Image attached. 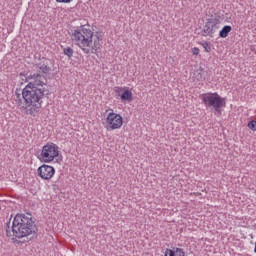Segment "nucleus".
<instances>
[{"mask_svg":"<svg viewBox=\"0 0 256 256\" xmlns=\"http://www.w3.org/2000/svg\"><path fill=\"white\" fill-rule=\"evenodd\" d=\"M191 53H192V55H194V57H197V55H199V53H201V50L198 47H193L191 49Z\"/></svg>","mask_w":256,"mask_h":256,"instance_id":"obj_16","label":"nucleus"},{"mask_svg":"<svg viewBox=\"0 0 256 256\" xmlns=\"http://www.w3.org/2000/svg\"><path fill=\"white\" fill-rule=\"evenodd\" d=\"M219 25H221V22L219 21V19L216 18H212L209 19L203 28V33L204 35H206L207 37H213V35H215L217 33V31H219Z\"/></svg>","mask_w":256,"mask_h":256,"instance_id":"obj_9","label":"nucleus"},{"mask_svg":"<svg viewBox=\"0 0 256 256\" xmlns=\"http://www.w3.org/2000/svg\"><path fill=\"white\" fill-rule=\"evenodd\" d=\"M196 73H198V79H203V74H201V72L196 71Z\"/></svg>","mask_w":256,"mask_h":256,"instance_id":"obj_18","label":"nucleus"},{"mask_svg":"<svg viewBox=\"0 0 256 256\" xmlns=\"http://www.w3.org/2000/svg\"><path fill=\"white\" fill-rule=\"evenodd\" d=\"M70 37L74 45L79 47L85 55H97L103 47V34L94 33L85 25L74 29Z\"/></svg>","mask_w":256,"mask_h":256,"instance_id":"obj_2","label":"nucleus"},{"mask_svg":"<svg viewBox=\"0 0 256 256\" xmlns=\"http://www.w3.org/2000/svg\"><path fill=\"white\" fill-rule=\"evenodd\" d=\"M57 3H71L73 0H56Z\"/></svg>","mask_w":256,"mask_h":256,"instance_id":"obj_17","label":"nucleus"},{"mask_svg":"<svg viewBox=\"0 0 256 256\" xmlns=\"http://www.w3.org/2000/svg\"><path fill=\"white\" fill-rule=\"evenodd\" d=\"M37 174L40 179H43V181H50V179H53L55 176V167L49 164H42L38 167Z\"/></svg>","mask_w":256,"mask_h":256,"instance_id":"obj_8","label":"nucleus"},{"mask_svg":"<svg viewBox=\"0 0 256 256\" xmlns=\"http://www.w3.org/2000/svg\"><path fill=\"white\" fill-rule=\"evenodd\" d=\"M34 69L36 71H39V73H51V68L49 66H47L46 63H39L34 65Z\"/></svg>","mask_w":256,"mask_h":256,"instance_id":"obj_11","label":"nucleus"},{"mask_svg":"<svg viewBox=\"0 0 256 256\" xmlns=\"http://www.w3.org/2000/svg\"><path fill=\"white\" fill-rule=\"evenodd\" d=\"M63 53H64V55H66V57H68L69 59H71V57H73L74 51H73V48H71V47H66V48H64Z\"/></svg>","mask_w":256,"mask_h":256,"instance_id":"obj_14","label":"nucleus"},{"mask_svg":"<svg viewBox=\"0 0 256 256\" xmlns=\"http://www.w3.org/2000/svg\"><path fill=\"white\" fill-rule=\"evenodd\" d=\"M231 31H233V27L226 25L220 30L219 37H221L222 39H226V37H229V33Z\"/></svg>","mask_w":256,"mask_h":256,"instance_id":"obj_12","label":"nucleus"},{"mask_svg":"<svg viewBox=\"0 0 256 256\" xmlns=\"http://www.w3.org/2000/svg\"><path fill=\"white\" fill-rule=\"evenodd\" d=\"M28 79H32L33 81L29 82L22 89V98L25 104L19 94H17L15 102L20 111H24L26 115L35 117L41 111L43 98L45 97V93H47V88H45L47 81L41 74L37 73L31 74L28 76Z\"/></svg>","mask_w":256,"mask_h":256,"instance_id":"obj_1","label":"nucleus"},{"mask_svg":"<svg viewBox=\"0 0 256 256\" xmlns=\"http://www.w3.org/2000/svg\"><path fill=\"white\" fill-rule=\"evenodd\" d=\"M248 129H251V131H256V121L255 120H251L248 123Z\"/></svg>","mask_w":256,"mask_h":256,"instance_id":"obj_15","label":"nucleus"},{"mask_svg":"<svg viewBox=\"0 0 256 256\" xmlns=\"http://www.w3.org/2000/svg\"><path fill=\"white\" fill-rule=\"evenodd\" d=\"M37 233V226L33 219L27 217L25 214H18L12 221V227H7L6 236L15 242L18 239H25L29 235Z\"/></svg>","mask_w":256,"mask_h":256,"instance_id":"obj_3","label":"nucleus"},{"mask_svg":"<svg viewBox=\"0 0 256 256\" xmlns=\"http://www.w3.org/2000/svg\"><path fill=\"white\" fill-rule=\"evenodd\" d=\"M199 45L203 47L205 53H211V42H200Z\"/></svg>","mask_w":256,"mask_h":256,"instance_id":"obj_13","label":"nucleus"},{"mask_svg":"<svg viewBox=\"0 0 256 256\" xmlns=\"http://www.w3.org/2000/svg\"><path fill=\"white\" fill-rule=\"evenodd\" d=\"M114 93L122 103H131L133 101V91L127 86L115 87Z\"/></svg>","mask_w":256,"mask_h":256,"instance_id":"obj_7","label":"nucleus"},{"mask_svg":"<svg viewBox=\"0 0 256 256\" xmlns=\"http://www.w3.org/2000/svg\"><path fill=\"white\" fill-rule=\"evenodd\" d=\"M201 100L205 107H213L217 113H221L222 109L227 107L225 98L221 97L217 92L202 94Z\"/></svg>","mask_w":256,"mask_h":256,"instance_id":"obj_6","label":"nucleus"},{"mask_svg":"<svg viewBox=\"0 0 256 256\" xmlns=\"http://www.w3.org/2000/svg\"><path fill=\"white\" fill-rule=\"evenodd\" d=\"M165 256H185V251L181 248L166 249Z\"/></svg>","mask_w":256,"mask_h":256,"instance_id":"obj_10","label":"nucleus"},{"mask_svg":"<svg viewBox=\"0 0 256 256\" xmlns=\"http://www.w3.org/2000/svg\"><path fill=\"white\" fill-rule=\"evenodd\" d=\"M103 125L106 131H118L123 127V116L113 108H109L105 110L104 118H103Z\"/></svg>","mask_w":256,"mask_h":256,"instance_id":"obj_5","label":"nucleus"},{"mask_svg":"<svg viewBox=\"0 0 256 256\" xmlns=\"http://www.w3.org/2000/svg\"><path fill=\"white\" fill-rule=\"evenodd\" d=\"M38 159L42 163H61L63 161L61 148L53 142H48L42 146Z\"/></svg>","mask_w":256,"mask_h":256,"instance_id":"obj_4","label":"nucleus"}]
</instances>
